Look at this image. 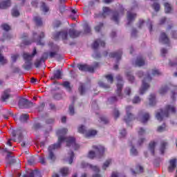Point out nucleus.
Instances as JSON below:
<instances>
[{"label": "nucleus", "mask_w": 177, "mask_h": 177, "mask_svg": "<svg viewBox=\"0 0 177 177\" xmlns=\"http://www.w3.org/2000/svg\"><path fill=\"white\" fill-rule=\"evenodd\" d=\"M113 117L115 120H117V118H118V117H120V111H118V109H115L113 110Z\"/></svg>", "instance_id": "5fc2aeb1"}, {"label": "nucleus", "mask_w": 177, "mask_h": 177, "mask_svg": "<svg viewBox=\"0 0 177 177\" xmlns=\"http://www.w3.org/2000/svg\"><path fill=\"white\" fill-rule=\"evenodd\" d=\"M10 97V89H6L3 91V94L1 95V101L6 102Z\"/></svg>", "instance_id": "412c9836"}, {"label": "nucleus", "mask_w": 177, "mask_h": 177, "mask_svg": "<svg viewBox=\"0 0 177 177\" xmlns=\"http://www.w3.org/2000/svg\"><path fill=\"white\" fill-rule=\"evenodd\" d=\"M62 86L68 91V92H70L71 91V86L70 85V82H64L62 84Z\"/></svg>", "instance_id": "4c0bfd02"}, {"label": "nucleus", "mask_w": 177, "mask_h": 177, "mask_svg": "<svg viewBox=\"0 0 177 177\" xmlns=\"http://www.w3.org/2000/svg\"><path fill=\"white\" fill-rule=\"evenodd\" d=\"M175 114L176 113V106L174 104H169L166 106L165 110H160L156 113V118L158 121H162L164 118H167L169 115V113Z\"/></svg>", "instance_id": "f03ea898"}, {"label": "nucleus", "mask_w": 177, "mask_h": 177, "mask_svg": "<svg viewBox=\"0 0 177 177\" xmlns=\"http://www.w3.org/2000/svg\"><path fill=\"white\" fill-rule=\"evenodd\" d=\"M48 57H49V54L48 53H44L43 54V55L41 56V59L43 62H45L46 60V59H48Z\"/></svg>", "instance_id": "052dcab7"}, {"label": "nucleus", "mask_w": 177, "mask_h": 177, "mask_svg": "<svg viewBox=\"0 0 177 177\" xmlns=\"http://www.w3.org/2000/svg\"><path fill=\"white\" fill-rule=\"evenodd\" d=\"M131 89L129 87H127L124 89V97L125 96H131Z\"/></svg>", "instance_id": "3c124183"}, {"label": "nucleus", "mask_w": 177, "mask_h": 177, "mask_svg": "<svg viewBox=\"0 0 177 177\" xmlns=\"http://www.w3.org/2000/svg\"><path fill=\"white\" fill-rule=\"evenodd\" d=\"M158 132H164L165 131V124L159 126L157 129Z\"/></svg>", "instance_id": "69168bd1"}, {"label": "nucleus", "mask_w": 177, "mask_h": 177, "mask_svg": "<svg viewBox=\"0 0 177 177\" xmlns=\"http://www.w3.org/2000/svg\"><path fill=\"white\" fill-rule=\"evenodd\" d=\"M41 10L46 13V12H49V7L45 3H41Z\"/></svg>", "instance_id": "a18cd8bd"}, {"label": "nucleus", "mask_w": 177, "mask_h": 177, "mask_svg": "<svg viewBox=\"0 0 177 177\" xmlns=\"http://www.w3.org/2000/svg\"><path fill=\"white\" fill-rule=\"evenodd\" d=\"M138 133L139 136H142V135H145L146 133V130L143 128H140L138 131Z\"/></svg>", "instance_id": "4d7b16f0"}, {"label": "nucleus", "mask_w": 177, "mask_h": 177, "mask_svg": "<svg viewBox=\"0 0 177 177\" xmlns=\"http://www.w3.org/2000/svg\"><path fill=\"white\" fill-rule=\"evenodd\" d=\"M82 168H91L93 171H95V172H99V167L97 166H93L92 165H89L85 162H82L81 163Z\"/></svg>", "instance_id": "f3484780"}, {"label": "nucleus", "mask_w": 177, "mask_h": 177, "mask_svg": "<svg viewBox=\"0 0 177 177\" xmlns=\"http://www.w3.org/2000/svg\"><path fill=\"white\" fill-rule=\"evenodd\" d=\"M37 55V48H35L33 49V51L32 54H30L28 53H23V57L25 60L24 64L22 66V67L25 70H31V67L32 66V59H34V57Z\"/></svg>", "instance_id": "20e7f679"}, {"label": "nucleus", "mask_w": 177, "mask_h": 177, "mask_svg": "<svg viewBox=\"0 0 177 177\" xmlns=\"http://www.w3.org/2000/svg\"><path fill=\"white\" fill-rule=\"evenodd\" d=\"M103 28V23H100L97 26L95 27V30L97 32H99L100 30Z\"/></svg>", "instance_id": "6e6d98bb"}, {"label": "nucleus", "mask_w": 177, "mask_h": 177, "mask_svg": "<svg viewBox=\"0 0 177 177\" xmlns=\"http://www.w3.org/2000/svg\"><path fill=\"white\" fill-rule=\"evenodd\" d=\"M146 62L143 57H140L136 59V60L133 62V65L135 67H142V66H145Z\"/></svg>", "instance_id": "dca6fc26"}, {"label": "nucleus", "mask_w": 177, "mask_h": 177, "mask_svg": "<svg viewBox=\"0 0 177 177\" xmlns=\"http://www.w3.org/2000/svg\"><path fill=\"white\" fill-rule=\"evenodd\" d=\"M4 151L7 153V156L6 160L7 161V165H13L16 162H19V160H17L13 156H12V152L8 150L6 148L4 149Z\"/></svg>", "instance_id": "1a4fd4ad"}, {"label": "nucleus", "mask_w": 177, "mask_h": 177, "mask_svg": "<svg viewBox=\"0 0 177 177\" xmlns=\"http://www.w3.org/2000/svg\"><path fill=\"white\" fill-rule=\"evenodd\" d=\"M42 62H44L41 59H37L35 62V66L36 67V68H39V66H41V63H42Z\"/></svg>", "instance_id": "bf43d9fd"}, {"label": "nucleus", "mask_w": 177, "mask_h": 177, "mask_svg": "<svg viewBox=\"0 0 177 177\" xmlns=\"http://www.w3.org/2000/svg\"><path fill=\"white\" fill-rule=\"evenodd\" d=\"M81 32L75 30L74 28H71L69 30V35L71 38H77V37H80Z\"/></svg>", "instance_id": "393cba45"}, {"label": "nucleus", "mask_w": 177, "mask_h": 177, "mask_svg": "<svg viewBox=\"0 0 177 177\" xmlns=\"http://www.w3.org/2000/svg\"><path fill=\"white\" fill-rule=\"evenodd\" d=\"M169 89V88L168 87V86L165 85L162 86L158 91L160 95H165V93H167V92H168V90Z\"/></svg>", "instance_id": "2f4dec72"}, {"label": "nucleus", "mask_w": 177, "mask_h": 177, "mask_svg": "<svg viewBox=\"0 0 177 177\" xmlns=\"http://www.w3.org/2000/svg\"><path fill=\"white\" fill-rule=\"evenodd\" d=\"M1 27L5 31H9L10 30V26L6 24H3Z\"/></svg>", "instance_id": "e2e57ef3"}, {"label": "nucleus", "mask_w": 177, "mask_h": 177, "mask_svg": "<svg viewBox=\"0 0 177 177\" xmlns=\"http://www.w3.org/2000/svg\"><path fill=\"white\" fill-rule=\"evenodd\" d=\"M99 66L98 63H95L93 66L79 64L77 67L80 71H88V73H93L96 68Z\"/></svg>", "instance_id": "0eeeda50"}, {"label": "nucleus", "mask_w": 177, "mask_h": 177, "mask_svg": "<svg viewBox=\"0 0 177 177\" xmlns=\"http://www.w3.org/2000/svg\"><path fill=\"white\" fill-rule=\"evenodd\" d=\"M159 41L161 44H169V39L168 38V37L167 36L165 32H162L160 34V37L159 38Z\"/></svg>", "instance_id": "4be33fe9"}, {"label": "nucleus", "mask_w": 177, "mask_h": 177, "mask_svg": "<svg viewBox=\"0 0 177 177\" xmlns=\"http://www.w3.org/2000/svg\"><path fill=\"white\" fill-rule=\"evenodd\" d=\"M62 71L57 70L54 72L53 77H51V80H62Z\"/></svg>", "instance_id": "c85d7f7f"}, {"label": "nucleus", "mask_w": 177, "mask_h": 177, "mask_svg": "<svg viewBox=\"0 0 177 177\" xmlns=\"http://www.w3.org/2000/svg\"><path fill=\"white\" fill-rule=\"evenodd\" d=\"M105 78H106L109 84H113V82H114V79L111 75H106Z\"/></svg>", "instance_id": "de8ad7c7"}, {"label": "nucleus", "mask_w": 177, "mask_h": 177, "mask_svg": "<svg viewBox=\"0 0 177 177\" xmlns=\"http://www.w3.org/2000/svg\"><path fill=\"white\" fill-rule=\"evenodd\" d=\"M38 175V171L37 170H30L29 169L26 174H24V177H34Z\"/></svg>", "instance_id": "a878e982"}, {"label": "nucleus", "mask_w": 177, "mask_h": 177, "mask_svg": "<svg viewBox=\"0 0 177 177\" xmlns=\"http://www.w3.org/2000/svg\"><path fill=\"white\" fill-rule=\"evenodd\" d=\"M34 21L37 26H42V19L39 17H35Z\"/></svg>", "instance_id": "ea45409f"}, {"label": "nucleus", "mask_w": 177, "mask_h": 177, "mask_svg": "<svg viewBox=\"0 0 177 177\" xmlns=\"http://www.w3.org/2000/svg\"><path fill=\"white\" fill-rule=\"evenodd\" d=\"M165 13H171L172 11V7L171 6V4L168 3H165Z\"/></svg>", "instance_id": "c9c22d12"}, {"label": "nucleus", "mask_w": 177, "mask_h": 177, "mask_svg": "<svg viewBox=\"0 0 177 177\" xmlns=\"http://www.w3.org/2000/svg\"><path fill=\"white\" fill-rule=\"evenodd\" d=\"M127 24L129 26L131 23L135 21V19H136V14L132 12L131 11H128L127 13Z\"/></svg>", "instance_id": "ddd939ff"}, {"label": "nucleus", "mask_w": 177, "mask_h": 177, "mask_svg": "<svg viewBox=\"0 0 177 177\" xmlns=\"http://www.w3.org/2000/svg\"><path fill=\"white\" fill-rule=\"evenodd\" d=\"M106 45V43L103 40L97 39L94 41V43L92 45L93 49H97L99 46H104Z\"/></svg>", "instance_id": "aec40b11"}, {"label": "nucleus", "mask_w": 177, "mask_h": 177, "mask_svg": "<svg viewBox=\"0 0 177 177\" xmlns=\"http://www.w3.org/2000/svg\"><path fill=\"white\" fill-rule=\"evenodd\" d=\"M84 28L85 34H89V32H91V27H89V26L86 25Z\"/></svg>", "instance_id": "338daca9"}, {"label": "nucleus", "mask_w": 177, "mask_h": 177, "mask_svg": "<svg viewBox=\"0 0 177 177\" xmlns=\"http://www.w3.org/2000/svg\"><path fill=\"white\" fill-rule=\"evenodd\" d=\"M67 132H68V130L64 128L58 130L57 133V135H59L58 142L48 147V158L50 160L55 161L56 156L55 153H53V151L60 148L63 142H66L67 147H71V149H74V150H78L80 149V145L75 142V138H74V137H64V135H66Z\"/></svg>", "instance_id": "f257e3e1"}, {"label": "nucleus", "mask_w": 177, "mask_h": 177, "mask_svg": "<svg viewBox=\"0 0 177 177\" xmlns=\"http://www.w3.org/2000/svg\"><path fill=\"white\" fill-rule=\"evenodd\" d=\"M53 26L54 28H57V27H60V26H62V21L55 20L53 21Z\"/></svg>", "instance_id": "09e8293b"}, {"label": "nucleus", "mask_w": 177, "mask_h": 177, "mask_svg": "<svg viewBox=\"0 0 177 177\" xmlns=\"http://www.w3.org/2000/svg\"><path fill=\"white\" fill-rule=\"evenodd\" d=\"M28 118H30L28 114L23 113L19 117V121H21V122H27V120H28Z\"/></svg>", "instance_id": "72a5a7b5"}, {"label": "nucleus", "mask_w": 177, "mask_h": 177, "mask_svg": "<svg viewBox=\"0 0 177 177\" xmlns=\"http://www.w3.org/2000/svg\"><path fill=\"white\" fill-rule=\"evenodd\" d=\"M93 149L94 151H90L88 152V158H95V157L103 156V153H104V147L102 145H93Z\"/></svg>", "instance_id": "39448f33"}, {"label": "nucleus", "mask_w": 177, "mask_h": 177, "mask_svg": "<svg viewBox=\"0 0 177 177\" xmlns=\"http://www.w3.org/2000/svg\"><path fill=\"white\" fill-rule=\"evenodd\" d=\"M132 140H135V144H133L134 145L140 146L145 142V139L142 138H140L138 140H136L135 139Z\"/></svg>", "instance_id": "37998d69"}, {"label": "nucleus", "mask_w": 177, "mask_h": 177, "mask_svg": "<svg viewBox=\"0 0 177 177\" xmlns=\"http://www.w3.org/2000/svg\"><path fill=\"white\" fill-rule=\"evenodd\" d=\"M27 101L28 100L26 99H24V98H21V100H19V107L25 108L26 107V104H27Z\"/></svg>", "instance_id": "e433bc0d"}, {"label": "nucleus", "mask_w": 177, "mask_h": 177, "mask_svg": "<svg viewBox=\"0 0 177 177\" xmlns=\"http://www.w3.org/2000/svg\"><path fill=\"white\" fill-rule=\"evenodd\" d=\"M168 145V143L165 141L162 142L160 147V153L161 154L164 153V150H165V147Z\"/></svg>", "instance_id": "49530a36"}, {"label": "nucleus", "mask_w": 177, "mask_h": 177, "mask_svg": "<svg viewBox=\"0 0 177 177\" xmlns=\"http://www.w3.org/2000/svg\"><path fill=\"white\" fill-rule=\"evenodd\" d=\"M12 6V2L10 0H1L0 1V8L1 9H8Z\"/></svg>", "instance_id": "2eb2a0df"}, {"label": "nucleus", "mask_w": 177, "mask_h": 177, "mask_svg": "<svg viewBox=\"0 0 177 177\" xmlns=\"http://www.w3.org/2000/svg\"><path fill=\"white\" fill-rule=\"evenodd\" d=\"M60 174L62 175L63 177L67 176L68 174H70V169L68 167H64L60 169Z\"/></svg>", "instance_id": "473e14b6"}, {"label": "nucleus", "mask_w": 177, "mask_h": 177, "mask_svg": "<svg viewBox=\"0 0 177 177\" xmlns=\"http://www.w3.org/2000/svg\"><path fill=\"white\" fill-rule=\"evenodd\" d=\"M68 37V33L66 30H62L61 32H57L53 35V39H55V41H57L59 38H62L63 41L67 40V38Z\"/></svg>", "instance_id": "6e6552de"}, {"label": "nucleus", "mask_w": 177, "mask_h": 177, "mask_svg": "<svg viewBox=\"0 0 177 177\" xmlns=\"http://www.w3.org/2000/svg\"><path fill=\"white\" fill-rule=\"evenodd\" d=\"M110 164H111V160L109 159L104 163V165L102 166V169L106 170V169L108 168V167H109V165H110Z\"/></svg>", "instance_id": "603ef678"}, {"label": "nucleus", "mask_w": 177, "mask_h": 177, "mask_svg": "<svg viewBox=\"0 0 177 177\" xmlns=\"http://www.w3.org/2000/svg\"><path fill=\"white\" fill-rule=\"evenodd\" d=\"M98 85L102 88H110V85L106 84L103 82H99Z\"/></svg>", "instance_id": "680f3d73"}, {"label": "nucleus", "mask_w": 177, "mask_h": 177, "mask_svg": "<svg viewBox=\"0 0 177 177\" xmlns=\"http://www.w3.org/2000/svg\"><path fill=\"white\" fill-rule=\"evenodd\" d=\"M126 75L127 77V79L129 80V82H133V81H135V77H133V75H132V74H131V72H127L126 73Z\"/></svg>", "instance_id": "a19ab883"}, {"label": "nucleus", "mask_w": 177, "mask_h": 177, "mask_svg": "<svg viewBox=\"0 0 177 177\" xmlns=\"http://www.w3.org/2000/svg\"><path fill=\"white\" fill-rule=\"evenodd\" d=\"M122 56V50H119L118 52L115 53H111L109 54L110 57H115L117 61L120 60L121 59V57Z\"/></svg>", "instance_id": "b1692460"}, {"label": "nucleus", "mask_w": 177, "mask_h": 177, "mask_svg": "<svg viewBox=\"0 0 177 177\" xmlns=\"http://www.w3.org/2000/svg\"><path fill=\"white\" fill-rule=\"evenodd\" d=\"M132 102L133 103V104H138L140 103V97H139V96L134 97L132 100Z\"/></svg>", "instance_id": "864d4df0"}, {"label": "nucleus", "mask_w": 177, "mask_h": 177, "mask_svg": "<svg viewBox=\"0 0 177 177\" xmlns=\"http://www.w3.org/2000/svg\"><path fill=\"white\" fill-rule=\"evenodd\" d=\"M132 111L131 106H127L126 107V115L124 116V120L125 122H131L133 120H135V115L131 113Z\"/></svg>", "instance_id": "9d476101"}, {"label": "nucleus", "mask_w": 177, "mask_h": 177, "mask_svg": "<svg viewBox=\"0 0 177 177\" xmlns=\"http://www.w3.org/2000/svg\"><path fill=\"white\" fill-rule=\"evenodd\" d=\"M49 46H51L53 51L49 53V57L53 59V57H56V56H59L57 52L59 51V46L54 45L53 43H50Z\"/></svg>", "instance_id": "f8f14e48"}, {"label": "nucleus", "mask_w": 177, "mask_h": 177, "mask_svg": "<svg viewBox=\"0 0 177 177\" xmlns=\"http://www.w3.org/2000/svg\"><path fill=\"white\" fill-rule=\"evenodd\" d=\"M156 145H157L156 142H151L149 144V150L152 155H154V149H156Z\"/></svg>", "instance_id": "f704fd0d"}, {"label": "nucleus", "mask_w": 177, "mask_h": 177, "mask_svg": "<svg viewBox=\"0 0 177 177\" xmlns=\"http://www.w3.org/2000/svg\"><path fill=\"white\" fill-rule=\"evenodd\" d=\"M156 103H157L156 94H151L149 97V106L152 107L153 106H156Z\"/></svg>", "instance_id": "5701e85b"}, {"label": "nucleus", "mask_w": 177, "mask_h": 177, "mask_svg": "<svg viewBox=\"0 0 177 177\" xmlns=\"http://www.w3.org/2000/svg\"><path fill=\"white\" fill-rule=\"evenodd\" d=\"M12 15L13 17H18V16H20V12L16 8H14L12 10Z\"/></svg>", "instance_id": "c03bdc74"}, {"label": "nucleus", "mask_w": 177, "mask_h": 177, "mask_svg": "<svg viewBox=\"0 0 177 177\" xmlns=\"http://www.w3.org/2000/svg\"><path fill=\"white\" fill-rule=\"evenodd\" d=\"M176 168V158L171 159L169 160V165L168 167L169 172H174Z\"/></svg>", "instance_id": "a211bd4d"}, {"label": "nucleus", "mask_w": 177, "mask_h": 177, "mask_svg": "<svg viewBox=\"0 0 177 177\" xmlns=\"http://www.w3.org/2000/svg\"><path fill=\"white\" fill-rule=\"evenodd\" d=\"M121 16H124V11H120L119 12H115L113 14L111 20L113 21H115V23L118 24V22L120 21V17H121Z\"/></svg>", "instance_id": "4468645a"}, {"label": "nucleus", "mask_w": 177, "mask_h": 177, "mask_svg": "<svg viewBox=\"0 0 177 177\" xmlns=\"http://www.w3.org/2000/svg\"><path fill=\"white\" fill-rule=\"evenodd\" d=\"M135 142H136L135 140H131V149H130V153L131 154V156H136L138 154V150H136V149H135Z\"/></svg>", "instance_id": "bb28decb"}, {"label": "nucleus", "mask_w": 177, "mask_h": 177, "mask_svg": "<svg viewBox=\"0 0 177 177\" xmlns=\"http://www.w3.org/2000/svg\"><path fill=\"white\" fill-rule=\"evenodd\" d=\"M149 118H150V115H149V113H145L142 115L141 122H143V124H145V122H147V121H149Z\"/></svg>", "instance_id": "58836bf2"}, {"label": "nucleus", "mask_w": 177, "mask_h": 177, "mask_svg": "<svg viewBox=\"0 0 177 177\" xmlns=\"http://www.w3.org/2000/svg\"><path fill=\"white\" fill-rule=\"evenodd\" d=\"M152 75H161V72H160L158 69H153Z\"/></svg>", "instance_id": "0e129e2a"}, {"label": "nucleus", "mask_w": 177, "mask_h": 177, "mask_svg": "<svg viewBox=\"0 0 177 177\" xmlns=\"http://www.w3.org/2000/svg\"><path fill=\"white\" fill-rule=\"evenodd\" d=\"M133 175H136L137 174H142L143 172V167L138 165L136 167V170H131Z\"/></svg>", "instance_id": "c756f323"}, {"label": "nucleus", "mask_w": 177, "mask_h": 177, "mask_svg": "<svg viewBox=\"0 0 177 177\" xmlns=\"http://www.w3.org/2000/svg\"><path fill=\"white\" fill-rule=\"evenodd\" d=\"M81 129H82V127L79 128V133L84 135L86 138H91V136H95V135L97 133L96 130H86V132L85 131H82Z\"/></svg>", "instance_id": "9b49d317"}, {"label": "nucleus", "mask_w": 177, "mask_h": 177, "mask_svg": "<svg viewBox=\"0 0 177 177\" xmlns=\"http://www.w3.org/2000/svg\"><path fill=\"white\" fill-rule=\"evenodd\" d=\"M73 158H74V152L70 151L68 153V156L65 158V161L68 162V164H73Z\"/></svg>", "instance_id": "cd10ccee"}, {"label": "nucleus", "mask_w": 177, "mask_h": 177, "mask_svg": "<svg viewBox=\"0 0 177 177\" xmlns=\"http://www.w3.org/2000/svg\"><path fill=\"white\" fill-rule=\"evenodd\" d=\"M116 80L118 81L117 84V90H116V95L119 99H122L124 95H122V87L124 86V82H122V77L120 75H118L116 77Z\"/></svg>", "instance_id": "423d86ee"}, {"label": "nucleus", "mask_w": 177, "mask_h": 177, "mask_svg": "<svg viewBox=\"0 0 177 177\" xmlns=\"http://www.w3.org/2000/svg\"><path fill=\"white\" fill-rule=\"evenodd\" d=\"M153 8L156 12H158V10H160V4L155 3L153 5Z\"/></svg>", "instance_id": "774afa93"}, {"label": "nucleus", "mask_w": 177, "mask_h": 177, "mask_svg": "<svg viewBox=\"0 0 177 177\" xmlns=\"http://www.w3.org/2000/svg\"><path fill=\"white\" fill-rule=\"evenodd\" d=\"M137 74L139 78H142V77L144 78L142 80V84L139 90L140 95H144L147 89L150 88V84L149 83L151 81V77H150V75L149 74L144 75L142 71H138Z\"/></svg>", "instance_id": "7ed1b4c3"}, {"label": "nucleus", "mask_w": 177, "mask_h": 177, "mask_svg": "<svg viewBox=\"0 0 177 177\" xmlns=\"http://www.w3.org/2000/svg\"><path fill=\"white\" fill-rule=\"evenodd\" d=\"M177 97V87H176L175 90L171 92V98L173 100H175Z\"/></svg>", "instance_id": "13d9d810"}, {"label": "nucleus", "mask_w": 177, "mask_h": 177, "mask_svg": "<svg viewBox=\"0 0 177 177\" xmlns=\"http://www.w3.org/2000/svg\"><path fill=\"white\" fill-rule=\"evenodd\" d=\"M79 91L80 95H84L86 91V88H85V84H80V86L79 87Z\"/></svg>", "instance_id": "79ce46f5"}, {"label": "nucleus", "mask_w": 177, "mask_h": 177, "mask_svg": "<svg viewBox=\"0 0 177 177\" xmlns=\"http://www.w3.org/2000/svg\"><path fill=\"white\" fill-rule=\"evenodd\" d=\"M69 114L71 115H74V114H75V111H74V104L69 106Z\"/></svg>", "instance_id": "8fccbe9b"}, {"label": "nucleus", "mask_w": 177, "mask_h": 177, "mask_svg": "<svg viewBox=\"0 0 177 177\" xmlns=\"http://www.w3.org/2000/svg\"><path fill=\"white\" fill-rule=\"evenodd\" d=\"M12 136L14 138H15V136H17L18 140H21V139H23V131H21V129L12 130Z\"/></svg>", "instance_id": "6ab92c4d"}, {"label": "nucleus", "mask_w": 177, "mask_h": 177, "mask_svg": "<svg viewBox=\"0 0 177 177\" xmlns=\"http://www.w3.org/2000/svg\"><path fill=\"white\" fill-rule=\"evenodd\" d=\"M110 13H111V10L110 8H109L108 7L103 8V12L102 15V17H107V16H109Z\"/></svg>", "instance_id": "7c9ffc66"}]
</instances>
